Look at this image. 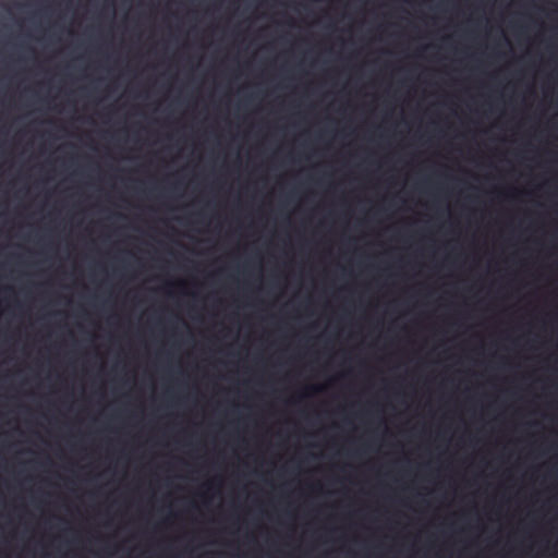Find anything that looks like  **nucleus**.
<instances>
[{"label":"nucleus","instance_id":"1","mask_svg":"<svg viewBox=\"0 0 558 558\" xmlns=\"http://www.w3.org/2000/svg\"><path fill=\"white\" fill-rule=\"evenodd\" d=\"M0 314H5L4 312H0ZM44 314H71L66 311H57V312H45ZM80 314H90L89 312H81Z\"/></svg>","mask_w":558,"mask_h":558},{"label":"nucleus","instance_id":"2","mask_svg":"<svg viewBox=\"0 0 558 558\" xmlns=\"http://www.w3.org/2000/svg\"><path fill=\"white\" fill-rule=\"evenodd\" d=\"M169 286H170V287H174V286H175V287L181 288V287H183V286H184V283H183V282H175V283H172V282H171V283H169Z\"/></svg>","mask_w":558,"mask_h":558},{"label":"nucleus","instance_id":"3","mask_svg":"<svg viewBox=\"0 0 558 558\" xmlns=\"http://www.w3.org/2000/svg\"><path fill=\"white\" fill-rule=\"evenodd\" d=\"M484 318H487L488 316H483ZM525 317V326L529 325L527 318H537L538 316H524Z\"/></svg>","mask_w":558,"mask_h":558}]
</instances>
